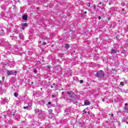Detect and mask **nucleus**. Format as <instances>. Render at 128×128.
Masks as SVG:
<instances>
[{
  "mask_svg": "<svg viewBox=\"0 0 128 128\" xmlns=\"http://www.w3.org/2000/svg\"><path fill=\"white\" fill-rule=\"evenodd\" d=\"M32 84H34V82H32Z\"/></svg>",
  "mask_w": 128,
  "mask_h": 128,
  "instance_id": "obj_47",
  "label": "nucleus"
},
{
  "mask_svg": "<svg viewBox=\"0 0 128 128\" xmlns=\"http://www.w3.org/2000/svg\"><path fill=\"white\" fill-rule=\"evenodd\" d=\"M46 42H43V45L46 46Z\"/></svg>",
  "mask_w": 128,
  "mask_h": 128,
  "instance_id": "obj_33",
  "label": "nucleus"
},
{
  "mask_svg": "<svg viewBox=\"0 0 128 128\" xmlns=\"http://www.w3.org/2000/svg\"><path fill=\"white\" fill-rule=\"evenodd\" d=\"M98 18L99 20H102V17H100V16H99L98 17Z\"/></svg>",
  "mask_w": 128,
  "mask_h": 128,
  "instance_id": "obj_30",
  "label": "nucleus"
},
{
  "mask_svg": "<svg viewBox=\"0 0 128 128\" xmlns=\"http://www.w3.org/2000/svg\"><path fill=\"white\" fill-rule=\"evenodd\" d=\"M80 84H84V80H80Z\"/></svg>",
  "mask_w": 128,
  "mask_h": 128,
  "instance_id": "obj_28",
  "label": "nucleus"
},
{
  "mask_svg": "<svg viewBox=\"0 0 128 128\" xmlns=\"http://www.w3.org/2000/svg\"><path fill=\"white\" fill-rule=\"evenodd\" d=\"M2 78V76H0V78Z\"/></svg>",
  "mask_w": 128,
  "mask_h": 128,
  "instance_id": "obj_48",
  "label": "nucleus"
},
{
  "mask_svg": "<svg viewBox=\"0 0 128 128\" xmlns=\"http://www.w3.org/2000/svg\"><path fill=\"white\" fill-rule=\"evenodd\" d=\"M54 88V86H51V88Z\"/></svg>",
  "mask_w": 128,
  "mask_h": 128,
  "instance_id": "obj_43",
  "label": "nucleus"
},
{
  "mask_svg": "<svg viewBox=\"0 0 128 128\" xmlns=\"http://www.w3.org/2000/svg\"><path fill=\"white\" fill-rule=\"evenodd\" d=\"M34 74H36L38 72V70L36 69H34L33 71Z\"/></svg>",
  "mask_w": 128,
  "mask_h": 128,
  "instance_id": "obj_20",
  "label": "nucleus"
},
{
  "mask_svg": "<svg viewBox=\"0 0 128 128\" xmlns=\"http://www.w3.org/2000/svg\"><path fill=\"white\" fill-rule=\"evenodd\" d=\"M102 102H104V98L102 99Z\"/></svg>",
  "mask_w": 128,
  "mask_h": 128,
  "instance_id": "obj_41",
  "label": "nucleus"
},
{
  "mask_svg": "<svg viewBox=\"0 0 128 128\" xmlns=\"http://www.w3.org/2000/svg\"><path fill=\"white\" fill-rule=\"evenodd\" d=\"M122 10H124V9H122Z\"/></svg>",
  "mask_w": 128,
  "mask_h": 128,
  "instance_id": "obj_53",
  "label": "nucleus"
},
{
  "mask_svg": "<svg viewBox=\"0 0 128 128\" xmlns=\"http://www.w3.org/2000/svg\"><path fill=\"white\" fill-rule=\"evenodd\" d=\"M78 126H80V128H84V123L82 122H78Z\"/></svg>",
  "mask_w": 128,
  "mask_h": 128,
  "instance_id": "obj_12",
  "label": "nucleus"
},
{
  "mask_svg": "<svg viewBox=\"0 0 128 128\" xmlns=\"http://www.w3.org/2000/svg\"><path fill=\"white\" fill-rule=\"evenodd\" d=\"M120 86H124V82H120Z\"/></svg>",
  "mask_w": 128,
  "mask_h": 128,
  "instance_id": "obj_26",
  "label": "nucleus"
},
{
  "mask_svg": "<svg viewBox=\"0 0 128 128\" xmlns=\"http://www.w3.org/2000/svg\"><path fill=\"white\" fill-rule=\"evenodd\" d=\"M121 5L122 6H126V4H124V2H122L121 4Z\"/></svg>",
  "mask_w": 128,
  "mask_h": 128,
  "instance_id": "obj_22",
  "label": "nucleus"
},
{
  "mask_svg": "<svg viewBox=\"0 0 128 128\" xmlns=\"http://www.w3.org/2000/svg\"><path fill=\"white\" fill-rule=\"evenodd\" d=\"M40 42H42V41H41V40H40V41L38 42V44H40Z\"/></svg>",
  "mask_w": 128,
  "mask_h": 128,
  "instance_id": "obj_40",
  "label": "nucleus"
},
{
  "mask_svg": "<svg viewBox=\"0 0 128 128\" xmlns=\"http://www.w3.org/2000/svg\"><path fill=\"white\" fill-rule=\"evenodd\" d=\"M22 19H23L24 20H28V15H26V14H24V15L22 16Z\"/></svg>",
  "mask_w": 128,
  "mask_h": 128,
  "instance_id": "obj_8",
  "label": "nucleus"
},
{
  "mask_svg": "<svg viewBox=\"0 0 128 128\" xmlns=\"http://www.w3.org/2000/svg\"><path fill=\"white\" fill-rule=\"evenodd\" d=\"M122 10H124V9H122Z\"/></svg>",
  "mask_w": 128,
  "mask_h": 128,
  "instance_id": "obj_52",
  "label": "nucleus"
},
{
  "mask_svg": "<svg viewBox=\"0 0 128 128\" xmlns=\"http://www.w3.org/2000/svg\"><path fill=\"white\" fill-rule=\"evenodd\" d=\"M126 123L128 124V122L127 121H126Z\"/></svg>",
  "mask_w": 128,
  "mask_h": 128,
  "instance_id": "obj_44",
  "label": "nucleus"
},
{
  "mask_svg": "<svg viewBox=\"0 0 128 128\" xmlns=\"http://www.w3.org/2000/svg\"><path fill=\"white\" fill-rule=\"evenodd\" d=\"M42 50H44L42 49Z\"/></svg>",
  "mask_w": 128,
  "mask_h": 128,
  "instance_id": "obj_50",
  "label": "nucleus"
},
{
  "mask_svg": "<svg viewBox=\"0 0 128 128\" xmlns=\"http://www.w3.org/2000/svg\"><path fill=\"white\" fill-rule=\"evenodd\" d=\"M22 26H24V28H26V26H28V24L24 23Z\"/></svg>",
  "mask_w": 128,
  "mask_h": 128,
  "instance_id": "obj_18",
  "label": "nucleus"
},
{
  "mask_svg": "<svg viewBox=\"0 0 128 128\" xmlns=\"http://www.w3.org/2000/svg\"><path fill=\"white\" fill-rule=\"evenodd\" d=\"M12 116H16V113H14V114H12Z\"/></svg>",
  "mask_w": 128,
  "mask_h": 128,
  "instance_id": "obj_36",
  "label": "nucleus"
},
{
  "mask_svg": "<svg viewBox=\"0 0 128 128\" xmlns=\"http://www.w3.org/2000/svg\"><path fill=\"white\" fill-rule=\"evenodd\" d=\"M88 114H90V112H88Z\"/></svg>",
  "mask_w": 128,
  "mask_h": 128,
  "instance_id": "obj_49",
  "label": "nucleus"
},
{
  "mask_svg": "<svg viewBox=\"0 0 128 128\" xmlns=\"http://www.w3.org/2000/svg\"><path fill=\"white\" fill-rule=\"evenodd\" d=\"M52 98H56V94H52Z\"/></svg>",
  "mask_w": 128,
  "mask_h": 128,
  "instance_id": "obj_24",
  "label": "nucleus"
},
{
  "mask_svg": "<svg viewBox=\"0 0 128 128\" xmlns=\"http://www.w3.org/2000/svg\"><path fill=\"white\" fill-rule=\"evenodd\" d=\"M85 106H90V102L88 100H86L84 102Z\"/></svg>",
  "mask_w": 128,
  "mask_h": 128,
  "instance_id": "obj_10",
  "label": "nucleus"
},
{
  "mask_svg": "<svg viewBox=\"0 0 128 128\" xmlns=\"http://www.w3.org/2000/svg\"><path fill=\"white\" fill-rule=\"evenodd\" d=\"M64 48H66V50H68V48H70V44H66Z\"/></svg>",
  "mask_w": 128,
  "mask_h": 128,
  "instance_id": "obj_14",
  "label": "nucleus"
},
{
  "mask_svg": "<svg viewBox=\"0 0 128 128\" xmlns=\"http://www.w3.org/2000/svg\"><path fill=\"white\" fill-rule=\"evenodd\" d=\"M0 84H2V80H0Z\"/></svg>",
  "mask_w": 128,
  "mask_h": 128,
  "instance_id": "obj_37",
  "label": "nucleus"
},
{
  "mask_svg": "<svg viewBox=\"0 0 128 128\" xmlns=\"http://www.w3.org/2000/svg\"><path fill=\"white\" fill-rule=\"evenodd\" d=\"M98 4H100V5L102 4V2H100Z\"/></svg>",
  "mask_w": 128,
  "mask_h": 128,
  "instance_id": "obj_39",
  "label": "nucleus"
},
{
  "mask_svg": "<svg viewBox=\"0 0 128 128\" xmlns=\"http://www.w3.org/2000/svg\"><path fill=\"white\" fill-rule=\"evenodd\" d=\"M53 86H56V84H54H54H53Z\"/></svg>",
  "mask_w": 128,
  "mask_h": 128,
  "instance_id": "obj_34",
  "label": "nucleus"
},
{
  "mask_svg": "<svg viewBox=\"0 0 128 128\" xmlns=\"http://www.w3.org/2000/svg\"><path fill=\"white\" fill-rule=\"evenodd\" d=\"M24 110H32V108L29 106H24Z\"/></svg>",
  "mask_w": 128,
  "mask_h": 128,
  "instance_id": "obj_13",
  "label": "nucleus"
},
{
  "mask_svg": "<svg viewBox=\"0 0 128 128\" xmlns=\"http://www.w3.org/2000/svg\"><path fill=\"white\" fill-rule=\"evenodd\" d=\"M124 112H126V114H128V103H126L124 104Z\"/></svg>",
  "mask_w": 128,
  "mask_h": 128,
  "instance_id": "obj_6",
  "label": "nucleus"
},
{
  "mask_svg": "<svg viewBox=\"0 0 128 128\" xmlns=\"http://www.w3.org/2000/svg\"><path fill=\"white\" fill-rule=\"evenodd\" d=\"M2 44L4 46H8V42L6 41L2 40Z\"/></svg>",
  "mask_w": 128,
  "mask_h": 128,
  "instance_id": "obj_15",
  "label": "nucleus"
},
{
  "mask_svg": "<svg viewBox=\"0 0 128 128\" xmlns=\"http://www.w3.org/2000/svg\"><path fill=\"white\" fill-rule=\"evenodd\" d=\"M24 28H26L25 27H24V26H22V30H24Z\"/></svg>",
  "mask_w": 128,
  "mask_h": 128,
  "instance_id": "obj_31",
  "label": "nucleus"
},
{
  "mask_svg": "<svg viewBox=\"0 0 128 128\" xmlns=\"http://www.w3.org/2000/svg\"><path fill=\"white\" fill-rule=\"evenodd\" d=\"M128 120V116L124 117L122 119V122H126V120Z\"/></svg>",
  "mask_w": 128,
  "mask_h": 128,
  "instance_id": "obj_16",
  "label": "nucleus"
},
{
  "mask_svg": "<svg viewBox=\"0 0 128 128\" xmlns=\"http://www.w3.org/2000/svg\"><path fill=\"white\" fill-rule=\"evenodd\" d=\"M4 118H6L8 116V112H4L3 114H2Z\"/></svg>",
  "mask_w": 128,
  "mask_h": 128,
  "instance_id": "obj_11",
  "label": "nucleus"
},
{
  "mask_svg": "<svg viewBox=\"0 0 128 128\" xmlns=\"http://www.w3.org/2000/svg\"><path fill=\"white\" fill-rule=\"evenodd\" d=\"M32 106V102L29 101L28 102V106H29L30 108V106Z\"/></svg>",
  "mask_w": 128,
  "mask_h": 128,
  "instance_id": "obj_17",
  "label": "nucleus"
},
{
  "mask_svg": "<svg viewBox=\"0 0 128 128\" xmlns=\"http://www.w3.org/2000/svg\"><path fill=\"white\" fill-rule=\"evenodd\" d=\"M106 123L108 122V121H106Z\"/></svg>",
  "mask_w": 128,
  "mask_h": 128,
  "instance_id": "obj_46",
  "label": "nucleus"
},
{
  "mask_svg": "<svg viewBox=\"0 0 128 128\" xmlns=\"http://www.w3.org/2000/svg\"><path fill=\"white\" fill-rule=\"evenodd\" d=\"M48 104H49V105L52 104V102H48Z\"/></svg>",
  "mask_w": 128,
  "mask_h": 128,
  "instance_id": "obj_35",
  "label": "nucleus"
},
{
  "mask_svg": "<svg viewBox=\"0 0 128 128\" xmlns=\"http://www.w3.org/2000/svg\"><path fill=\"white\" fill-rule=\"evenodd\" d=\"M114 2H116V0H110L108 2L109 6L114 5Z\"/></svg>",
  "mask_w": 128,
  "mask_h": 128,
  "instance_id": "obj_7",
  "label": "nucleus"
},
{
  "mask_svg": "<svg viewBox=\"0 0 128 128\" xmlns=\"http://www.w3.org/2000/svg\"><path fill=\"white\" fill-rule=\"evenodd\" d=\"M49 112H50V114H52V110H50Z\"/></svg>",
  "mask_w": 128,
  "mask_h": 128,
  "instance_id": "obj_32",
  "label": "nucleus"
},
{
  "mask_svg": "<svg viewBox=\"0 0 128 128\" xmlns=\"http://www.w3.org/2000/svg\"><path fill=\"white\" fill-rule=\"evenodd\" d=\"M38 8H40L38 7L37 8V10H38Z\"/></svg>",
  "mask_w": 128,
  "mask_h": 128,
  "instance_id": "obj_45",
  "label": "nucleus"
},
{
  "mask_svg": "<svg viewBox=\"0 0 128 128\" xmlns=\"http://www.w3.org/2000/svg\"><path fill=\"white\" fill-rule=\"evenodd\" d=\"M87 6H88V8H90V3H88L87 4Z\"/></svg>",
  "mask_w": 128,
  "mask_h": 128,
  "instance_id": "obj_25",
  "label": "nucleus"
},
{
  "mask_svg": "<svg viewBox=\"0 0 128 128\" xmlns=\"http://www.w3.org/2000/svg\"><path fill=\"white\" fill-rule=\"evenodd\" d=\"M109 116H110L111 118H114V114L111 113L109 114Z\"/></svg>",
  "mask_w": 128,
  "mask_h": 128,
  "instance_id": "obj_21",
  "label": "nucleus"
},
{
  "mask_svg": "<svg viewBox=\"0 0 128 128\" xmlns=\"http://www.w3.org/2000/svg\"><path fill=\"white\" fill-rule=\"evenodd\" d=\"M14 96H16V98H18V93H16V92H14Z\"/></svg>",
  "mask_w": 128,
  "mask_h": 128,
  "instance_id": "obj_19",
  "label": "nucleus"
},
{
  "mask_svg": "<svg viewBox=\"0 0 128 128\" xmlns=\"http://www.w3.org/2000/svg\"><path fill=\"white\" fill-rule=\"evenodd\" d=\"M40 90H42V88H41Z\"/></svg>",
  "mask_w": 128,
  "mask_h": 128,
  "instance_id": "obj_51",
  "label": "nucleus"
},
{
  "mask_svg": "<svg viewBox=\"0 0 128 128\" xmlns=\"http://www.w3.org/2000/svg\"><path fill=\"white\" fill-rule=\"evenodd\" d=\"M36 114H38V116L40 118L46 120V112L40 110L38 108L35 109Z\"/></svg>",
  "mask_w": 128,
  "mask_h": 128,
  "instance_id": "obj_2",
  "label": "nucleus"
},
{
  "mask_svg": "<svg viewBox=\"0 0 128 128\" xmlns=\"http://www.w3.org/2000/svg\"><path fill=\"white\" fill-rule=\"evenodd\" d=\"M118 52V50L116 49H112L111 50V54H116Z\"/></svg>",
  "mask_w": 128,
  "mask_h": 128,
  "instance_id": "obj_9",
  "label": "nucleus"
},
{
  "mask_svg": "<svg viewBox=\"0 0 128 128\" xmlns=\"http://www.w3.org/2000/svg\"><path fill=\"white\" fill-rule=\"evenodd\" d=\"M67 94H68V96L70 98V100H72V102L74 104H78V101L76 100V94L74 92L71 93L70 92H67Z\"/></svg>",
  "mask_w": 128,
  "mask_h": 128,
  "instance_id": "obj_1",
  "label": "nucleus"
},
{
  "mask_svg": "<svg viewBox=\"0 0 128 128\" xmlns=\"http://www.w3.org/2000/svg\"><path fill=\"white\" fill-rule=\"evenodd\" d=\"M2 80L4 82V76H2Z\"/></svg>",
  "mask_w": 128,
  "mask_h": 128,
  "instance_id": "obj_27",
  "label": "nucleus"
},
{
  "mask_svg": "<svg viewBox=\"0 0 128 128\" xmlns=\"http://www.w3.org/2000/svg\"><path fill=\"white\" fill-rule=\"evenodd\" d=\"M16 71L14 70H7V74H8V76H16Z\"/></svg>",
  "mask_w": 128,
  "mask_h": 128,
  "instance_id": "obj_4",
  "label": "nucleus"
},
{
  "mask_svg": "<svg viewBox=\"0 0 128 128\" xmlns=\"http://www.w3.org/2000/svg\"><path fill=\"white\" fill-rule=\"evenodd\" d=\"M83 112H84V114H86V110H84Z\"/></svg>",
  "mask_w": 128,
  "mask_h": 128,
  "instance_id": "obj_42",
  "label": "nucleus"
},
{
  "mask_svg": "<svg viewBox=\"0 0 128 128\" xmlns=\"http://www.w3.org/2000/svg\"><path fill=\"white\" fill-rule=\"evenodd\" d=\"M95 76L96 78H104V72L102 70H100L97 72Z\"/></svg>",
  "mask_w": 128,
  "mask_h": 128,
  "instance_id": "obj_3",
  "label": "nucleus"
},
{
  "mask_svg": "<svg viewBox=\"0 0 128 128\" xmlns=\"http://www.w3.org/2000/svg\"><path fill=\"white\" fill-rule=\"evenodd\" d=\"M47 68H48V70H50V66H47Z\"/></svg>",
  "mask_w": 128,
  "mask_h": 128,
  "instance_id": "obj_29",
  "label": "nucleus"
},
{
  "mask_svg": "<svg viewBox=\"0 0 128 128\" xmlns=\"http://www.w3.org/2000/svg\"><path fill=\"white\" fill-rule=\"evenodd\" d=\"M94 10H96V4L94 5Z\"/></svg>",
  "mask_w": 128,
  "mask_h": 128,
  "instance_id": "obj_23",
  "label": "nucleus"
},
{
  "mask_svg": "<svg viewBox=\"0 0 128 128\" xmlns=\"http://www.w3.org/2000/svg\"><path fill=\"white\" fill-rule=\"evenodd\" d=\"M87 14L86 11V12H84V14Z\"/></svg>",
  "mask_w": 128,
  "mask_h": 128,
  "instance_id": "obj_38",
  "label": "nucleus"
},
{
  "mask_svg": "<svg viewBox=\"0 0 128 128\" xmlns=\"http://www.w3.org/2000/svg\"><path fill=\"white\" fill-rule=\"evenodd\" d=\"M8 66L10 68H14L16 66V62L14 61L10 62L8 63Z\"/></svg>",
  "mask_w": 128,
  "mask_h": 128,
  "instance_id": "obj_5",
  "label": "nucleus"
}]
</instances>
